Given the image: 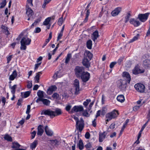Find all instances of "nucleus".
Listing matches in <instances>:
<instances>
[{
	"mask_svg": "<svg viewBox=\"0 0 150 150\" xmlns=\"http://www.w3.org/2000/svg\"><path fill=\"white\" fill-rule=\"evenodd\" d=\"M61 110L59 108H57L55 111H53L50 110H43L41 113V115H48L50 117H55L61 114Z\"/></svg>",
	"mask_w": 150,
	"mask_h": 150,
	"instance_id": "obj_1",
	"label": "nucleus"
},
{
	"mask_svg": "<svg viewBox=\"0 0 150 150\" xmlns=\"http://www.w3.org/2000/svg\"><path fill=\"white\" fill-rule=\"evenodd\" d=\"M73 118L76 121V126L77 128L80 132H81L84 127V121L82 118H80L79 120L78 117L74 115Z\"/></svg>",
	"mask_w": 150,
	"mask_h": 150,
	"instance_id": "obj_2",
	"label": "nucleus"
},
{
	"mask_svg": "<svg viewBox=\"0 0 150 150\" xmlns=\"http://www.w3.org/2000/svg\"><path fill=\"white\" fill-rule=\"evenodd\" d=\"M31 40L28 37H25L22 38L21 41V50H25L26 48V45H29L31 42Z\"/></svg>",
	"mask_w": 150,
	"mask_h": 150,
	"instance_id": "obj_3",
	"label": "nucleus"
},
{
	"mask_svg": "<svg viewBox=\"0 0 150 150\" xmlns=\"http://www.w3.org/2000/svg\"><path fill=\"white\" fill-rule=\"evenodd\" d=\"M119 113L117 111L114 110L111 112L107 113L106 115V121L107 122L111 120L112 119H115L118 115Z\"/></svg>",
	"mask_w": 150,
	"mask_h": 150,
	"instance_id": "obj_4",
	"label": "nucleus"
},
{
	"mask_svg": "<svg viewBox=\"0 0 150 150\" xmlns=\"http://www.w3.org/2000/svg\"><path fill=\"white\" fill-rule=\"evenodd\" d=\"M134 87L135 89L140 93H143L145 90V86L142 83H137L135 85Z\"/></svg>",
	"mask_w": 150,
	"mask_h": 150,
	"instance_id": "obj_5",
	"label": "nucleus"
},
{
	"mask_svg": "<svg viewBox=\"0 0 150 150\" xmlns=\"http://www.w3.org/2000/svg\"><path fill=\"white\" fill-rule=\"evenodd\" d=\"M144 72V69L138 65L136 66L132 70L133 74L135 75L143 73Z\"/></svg>",
	"mask_w": 150,
	"mask_h": 150,
	"instance_id": "obj_6",
	"label": "nucleus"
},
{
	"mask_svg": "<svg viewBox=\"0 0 150 150\" xmlns=\"http://www.w3.org/2000/svg\"><path fill=\"white\" fill-rule=\"evenodd\" d=\"M74 85L75 90V94L77 95L79 93L80 91L79 83L78 79H76L74 81Z\"/></svg>",
	"mask_w": 150,
	"mask_h": 150,
	"instance_id": "obj_7",
	"label": "nucleus"
},
{
	"mask_svg": "<svg viewBox=\"0 0 150 150\" xmlns=\"http://www.w3.org/2000/svg\"><path fill=\"white\" fill-rule=\"evenodd\" d=\"M90 76V74L88 72H83L82 73L81 77L83 81L86 82L89 80Z\"/></svg>",
	"mask_w": 150,
	"mask_h": 150,
	"instance_id": "obj_8",
	"label": "nucleus"
},
{
	"mask_svg": "<svg viewBox=\"0 0 150 150\" xmlns=\"http://www.w3.org/2000/svg\"><path fill=\"white\" fill-rule=\"evenodd\" d=\"M128 83L125 80H121L118 83V86L122 90H125L127 86Z\"/></svg>",
	"mask_w": 150,
	"mask_h": 150,
	"instance_id": "obj_9",
	"label": "nucleus"
},
{
	"mask_svg": "<svg viewBox=\"0 0 150 150\" xmlns=\"http://www.w3.org/2000/svg\"><path fill=\"white\" fill-rule=\"evenodd\" d=\"M83 110V108L82 106L81 105L74 106L72 109L70 111L71 113L75 112H80L82 111Z\"/></svg>",
	"mask_w": 150,
	"mask_h": 150,
	"instance_id": "obj_10",
	"label": "nucleus"
},
{
	"mask_svg": "<svg viewBox=\"0 0 150 150\" xmlns=\"http://www.w3.org/2000/svg\"><path fill=\"white\" fill-rule=\"evenodd\" d=\"M149 14V13H148L140 14L139 15L138 17L141 21L144 22L147 20Z\"/></svg>",
	"mask_w": 150,
	"mask_h": 150,
	"instance_id": "obj_11",
	"label": "nucleus"
},
{
	"mask_svg": "<svg viewBox=\"0 0 150 150\" xmlns=\"http://www.w3.org/2000/svg\"><path fill=\"white\" fill-rule=\"evenodd\" d=\"M129 23L135 27H138L140 25V22L137 18H131L129 21Z\"/></svg>",
	"mask_w": 150,
	"mask_h": 150,
	"instance_id": "obj_12",
	"label": "nucleus"
},
{
	"mask_svg": "<svg viewBox=\"0 0 150 150\" xmlns=\"http://www.w3.org/2000/svg\"><path fill=\"white\" fill-rule=\"evenodd\" d=\"M31 7H26V13L28 17H29L28 19V20L29 21L30 19V17H31L34 14L33 11L31 8Z\"/></svg>",
	"mask_w": 150,
	"mask_h": 150,
	"instance_id": "obj_13",
	"label": "nucleus"
},
{
	"mask_svg": "<svg viewBox=\"0 0 150 150\" xmlns=\"http://www.w3.org/2000/svg\"><path fill=\"white\" fill-rule=\"evenodd\" d=\"M123 76L125 79L124 80L128 83H129L131 80V77L129 73L127 72H124L123 74Z\"/></svg>",
	"mask_w": 150,
	"mask_h": 150,
	"instance_id": "obj_14",
	"label": "nucleus"
},
{
	"mask_svg": "<svg viewBox=\"0 0 150 150\" xmlns=\"http://www.w3.org/2000/svg\"><path fill=\"white\" fill-rule=\"evenodd\" d=\"M83 68L79 67H76L75 69V74L77 77L80 76L82 74Z\"/></svg>",
	"mask_w": 150,
	"mask_h": 150,
	"instance_id": "obj_15",
	"label": "nucleus"
},
{
	"mask_svg": "<svg viewBox=\"0 0 150 150\" xmlns=\"http://www.w3.org/2000/svg\"><path fill=\"white\" fill-rule=\"evenodd\" d=\"M143 65L146 68L150 69V59H147L144 60Z\"/></svg>",
	"mask_w": 150,
	"mask_h": 150,
	"instance_id": "obj_16",
	"label": "nucleus"
},
{
	"mask_svg": "<svg viewBox=\"0 0 150 150\" xmlns=\"http://www.w3.org/2000/svg\"><path fill=\"white\" fill-rule=\"evenodd\" d=\"M121 10V8L120 7H117L115 8L111 12V14L113 16L117 15Z\"/></svg>",
	"mask_w": 150,
	"mask_h": 150,
	"instance_id": "obj_17",
	"label": "nucleus"
},
{
	"mask_svg": "<svg viewBox=\"0 0 150 150\" xmlns=\"http://www.w3.org/2000/svg\"><path fill=\"white\" fill-rule=\"evenodd\" d=\"M57 89V87L55 86H52L50 87L47 90V93L49 95H51L52 92Z\"/></svg>",
	"mask_w": 150,
	"mask_h": 150,
	"instance_id": "obj_18",
	"label": "nucleus"
},
{
	"mask_svg": "<svg viewBox=\"0 0 150 150\" xmlns=\"http://www.w3.org/2000/svg\"><path fill=\"white\" fill-rule=\"evenodd\" d=\"M37 95L39 98L37 99L36 101L38 103L40 101V99H42L44 97V92L40 90H39L37 92Z\"/></svg>",
	"mask_w": 150,
	"mask_h": 150,
	"instance_id": "obj_19",
	"label": "nucleus"
},
{
	"mask_svg": "<svg viewBox=\"0 0 150 150\" xmlns=\"http://www.w3.org/2000/svg\"><path fill=\"white\" fill-rule=\"evenodd\" d=\"M90 6V4H89L86 7V18L84 20L83 23H85L88 20V17L90 14V10L89 9H88L89 7Z\"/></svg>",
	"mask_w": 150,
	"mask_h": 150,
	"instance_id": "obj_20",
	"label": "nucleus"
},
{
	"mask_svg": "<svg viewBox=\"0 0 150 150\" xmlns=\"http://www.w3.org/2000/svg\"><path fill=\"white\" fill-rule=\"evenodd\" d=\"M18 74L16 70L13 71L12 74L9 77V79L10 81H13L16 77Z\"/></svg>",
	"mask_w": 150,
	"mask_h": 150,
	"instance_id": "obj_21",
	"label": "nucleus"
},
{
	"mask_svg": "<svg viewBox=\"0 0 150 150\" xmlns=\"http://www.w3.org/2000/svg\"><path fill=\"white\" fill-rule=\"evenodd\" d=\"M45 130L46 134L49 136H51L53 134V132L52 130L49 128L47 126H46Z\"/></svg>",
	"mask_w": 150,
	"mask_h": 150,
	"instance_id": "obj_22",
	"label": "nucleus"
},
{
	"mask_svg": "<svg viewBox=\"0 0 150 150\" xmlns=\"http://www.w3.org/2000/svg\"><path fill=\"white\" fill-rule=\"evenodd\" d=\"M90 60L84 58L83 61V64L87 68H88L90 66V64L89 63Z\"/></svg>",
	"mask_w": 150,
	"mask_h": 150,
	"instance_id": "obj_23",
	"label": "nucleus"
},
{
	"mask_svg": "<svg viewBox=\"0 0 150 150\" xmlns=\"http://www.w3.org/2000/svg\"><path fill=\"white\" fill-rule=\"evenodd\" d=\"M106 134L105 132L103 133H100L99 134V140L100 142H102L105 139Z\"/></svg>",
	"mask_w": 150,
	"mask_h": 150,
	"instance_id": "obj_24",
	"label": "nucleus"
},
{
	"mask_svg": "<svg viewBox=\"0 0 150 150\" xmlns=\"http://www.w3.org/2000/svg\"><path fill=\"white\" fill-rule=\"evenodd\" d=\"M84 58L87 59L88 60H90L92 57V54L89 51L86 52L84 53Z\"/></svg>",
	"mask_w": 150,
	"mask_h": 150,
	"instance_id": "obj_25",
	"label": "nucleus"
},
{
	"mask_svg": "<svg viewBox=\"0 0 150 150\" xmlns=\"http://www.w3.org/2000/svg\"><path fill=\"white\" fill-rule=\"evenodd\" d=\"M38 129L37 134L41 136L44 132L43 127L41 125H39L38 127Z\"/></svg>",
	"mask_w": 150,
	"mask_h": 150,
	"instance_id": "obj_26",
	"label": "nucleus"
},
{
	"mask_svg": "<svg viewBox=\"0 0 150 150\" xmlns=\"http://www.w3.org/2000/svg\"><path fill=\"white\" fill-rule=\"evenodd\" d=\"M98 36V32L97 30H96L93 33L92 39L93 40L95 41V40L97 39Z\"/></svg>",
	"mask_w": 150,
	"mask_h": 150,
	"instance_id": "obj_27",
	"label": "nucleus"
},
{
	"mask_svg": "<svg viewBox=\"0 0 150 150\" xmlns=\"http://www.w3.org/2000/svg\"><path fill=\"white\" fill-rule=\"evenodd\" d=\"M40 101H42L44 105L46 106H49L50 105V101L49 100L43 98L42 99H40Z\"/></svg>",
	"mask_w": 150,
	"mask_h": 150,
	"instance_id": "obj_28",
	"label": "nucleus"
},
{
	"mask_svg": "<svg viewBox=\"0 0 150 150\" xmlns=\"http://www.w3.org/2000/svg\"><path fill=\"white\" fill-rule=\"evenodd\" d=\"M42 74V71L39 72L38 73L36 74V76L34 78L35 81V83H38L39 82V78Z\"/></svg>",
	"mask_w": 150,
	"mask_h": 150,
	"instance_id": "obj_29",
	"label": "nucleus"
},
{
	"mask_svg": "<svg viewBox=\"0 0 150 150\" xmlns=\"http://www.w3.org/2000/svg\"><path fill=\"white\" fill-rule=\"evenodd\" d=\"M117 99L118 101L121 103L123 102L125 100L124 97L122 95H119L118 96L117 98Z\"/></svg>",
	"mask_w": 150,
	"mask_h": 150,
	"instance_id": "obj_30",
	"label": "nucleus"
},
{
	"mask_svg": "<svg viewBox=\"0 0 150 150\" xmlns=\"http://www.w3.org/2000/svg\"><path fill=\"white\" fill-rule=\"evenodd\" d=\"M17 86L16 84L14 85L13 86H11V85H10L9 88L11 90V92L12 94H15Z\"/></svg>",
	"mask_w": 150,
	"mask_h": 150,
	"instance_id": "obj_31",
	"label": "nucleus"
},
{
	"mask_svg": "<svg viewBox=\"0 0 150 150\" xmlns=\"http://www.w3.org/2000/svg\"><path fill=\"white\" fill-rule=\"evenodd\" d=\"M92 42L91 40H88L86 42V46L89 49H91L92 47Z\"/></svg>",
	"mask_w": 150,
	"mask_h": 150,
	"instance_id": "obj_32",
	"label": "nucleus"
},
{
	"mask_svg": "<svg viewBox=\"0 0 150 150\" xmlns=\"http://www.w3.org/2000/svg\"><path fill=\"white\" fill-rule=\"evenodd\" d=\"M131 16V14L130 12H128L127 13L125 17L124 22L125 23H127L129 21V18Z\"/></svg>",
	"mask_w": 150,
	"mask_h": 150,
	"instance_id": "obj_33",
	"label": "nucleus"
},
{
	"mask_svg": "<svg viewBox=\"0 0 150 150\" xmlns=\"http://www.w3.org/2000/svg\"><path fill=\"white\" fill-rule=\"evenodd\" d=\"M62 76V75H61L60 71H57L54 74L53 76V77L54 79H56L57 78L60 77Z\"/></svg>",
	"mask_w": 150,
	"mask_h": 150,
	"instance_id": "obj_34",
	"label": "nucleus"
},
{
	"mask_svg": "<svg viewBox=\"0 0 150 150\" xmlns=\"http://www.w3.org/2000/svg\"><path fill=\"white\" fill-rule=\"evenodd\" d=\"M78 146L80 150H82L83 148V146L82 141L80 139L79 140L78 144Z\"/></svg>",
	"mask_w": 150,
	"mask_h": 150,
	"instance_id": "obj_35",
	"label": "nucleus"
},
{
	"mask_svg": "<svg viewBox=\"0 0 150 150\" xmlns=\"http://www.w3.org/2000/svg\"><path fill=\"white\" fill-rule=\"evenodd\" d=\"M139 34H137L136 36H134L133 38H132V39H131L129 41V43H131L132 42L137 40L138 39V38H139Z\"/></svg>",
	"mask_w": 150,
	"mask_h": 150,
	"instance_id": "obj_36",
	"label": "nucleus"
},
{
	"mask_svg": "<svg viewBox=\"0 0 150 150\" xmlns=\"http://www.w3.org/2000/svg\"><path fill=\"white\" fill-rule=\"evenodd\" d=\"M38 144V141L37 140H35L30 145V148L32 149H35Z\"/></svg>",
	"mask_w": 150,
	"mask_h": 150,
	"instance_id": "obj_37",
	"label": "nucleus"
},
{
	"mask_svg": "<svg viewBox=\"0 0 150 150\" xmlns=\"http://www.w3.org/2000/svg\"><path fill=\"white\" fill-rule=\"evenodd\" d=\"M20 145L17 142H14L13 143L12 147L13 148L18 149L20 147Z\"/></svg>",
	"mask_w": 150,
	"mask_h": 150,
	"instance_id": "obj_38",
	"label": "nucleus"
},
{
	"mask_svg": "<svg viewBox=\"0 0 150 150\" xmlns=\"http://www.w3.org/2000/svg\"><path fill=\"white\" fill-rule=\"evenodd\" d=\"M51 19V18L50 17H48L47 18L44 22L43 24L46 25L49 24Z\"/></svg>",
	"mask_w": 150,
	"mask_h": 150,
	"instance_id": "obj_39",
	"label": "nucleus"
},
{
	"mask_svg": "<svg viewBox=\"0 0 150 150\" xmlns=\"http://www.w3.org/2000/svg\"><path fill=\"white\" fill-rule=\"evenodd\" d=\"M1 28L2 29L4 30V32L6 35L9 34V32L8 31V28L4 25H2L1 26Z\"/></svg>",
	"mask_w": 150,
	"mask_h": 150,
	"instance_id": "obj_40",
	"label": "nucleus"
},
{
	"mask_svg": "<svg viewBox=\"0 0 150 150\" xmlns=\"http://www.w3.org/2000/svg\"><path fill=\"white\" fill-rule=\"evenodd\" d=\"M71 57V54L70 53H69L67 54V56L66 58L65 61V63L66 64L68 63L69 62L70 59Z\"/></svg>",
	"mask_w": 150,
	"mask_h": 150,
	"instance_id": "obj_41",
	"label": "nucleus"
},
{
	"mask_svg": "<svg viewBox=\"0 0 150 150\" xmlns=\"http://www.w3.org/2000/svg\"><path fill=\"white\" fill-rule=\"evenodd\" d=\"M91 101V100L90 99H87L84 102L83 104L85 108H87V105Z\"/></svg>",
	"mask_w": 150,
	"mask_h": 150,
	"instance_id": "obj_42",
	"label": "nucleus"
},
{
	"mask_svg": "<svg viewBox=\"0 0 150 150\" xmlns=\"http://www.w3.org/2000/svg\"><path fill=\"white\" fill-rule=\"evenodd\" d=\"M4 138L5 140H6L10 142L12 141V139L11 137L8 134L5 135Z\"/></svg>",
	"mask_w": 150,
	"mask_h": 150,
	"instance_id": "obj_43",
	"label": "nucleus"
},
{
	"mask_svg": "<svg viewBox=\"0 0 150 150\" xmlns=\"http://www.w3.org/2000/svg\"><path fill=\"white\" fill-rule=\"evenodd\" d=\"M33 0H27L26 7H32L33 6Z\"/></svg>",
	"mask_w": 150,
	"mask_h": 150,
	"instance_id": "obj_44",
	"label": "nucleus"
},
{
	"mask_svg": "<svg viewBox=\"0 0 150 150\" xmlns=\"http://www.w3.org/2000/svg\"><path fill=\"white\" fill-rule=\"evenodd\" d=\"M51 1V0H44V3L42 6V8H44L45 7L46 5L48 4Z\"/></svg>",
	"mask_w": 150,
	"mask_h": 150,
	"instance_id": "obj_45",
	"label": "nucleus"
},
{
	"mask_svg": "<svg viewBox=\"0 0 150 150\" xmlns=\"http://www.w3.org/2000/svg\"><path fill=\"white\" fill-rule=\"evenodd\" d=\"M6 0H3L2 1V2L0 4L1 6L0 8H4L6 5Z\"/></svg>",
	"mask_w": 150,
	"mask_h": 150,
	"instance_id": "obj_46",
	"label": "nucleus"
},
{
	"mask_svg": "<svg viewBox=\"0 0 150 150\" xmlns=\"http://www.w3.org/2000/svg\"><path fill=\"white\" fill-rule=\"evenodd\" d=\"M82 115L85 117H88L89 116V114L88 113L86 110L82 111Z\"/></svg>",
	"mask_w": 150,
	"mask_h": 150,
	"instance_id": "obj_47",
	"label": "nucleus"
},
{
	"mask_svg": "<svg viewBox=\"0 0 150 150\" xmlns=\"http://www.w3.org/2000/svg\"><path fill=\"white\" fill-rule=\"evenodd\" d=\"M50 141L53 144L55 145H58L59 144V141L57 140H50Z\"/></svg>",
	"mask_w": 150,
	"mask_h": 150,
	"instance_id": "obj_48",
	"label": "nucleus"
},
{
	"mask_svg": "<svg viewBox=\"0 0 150 150\" xmlns=\"http://www.w3.org/2000/svg\"><path fill=\"white\" fill-rule=\"evenodd\" d=\"M30 92L29 91H27L25 92L24 93L23 96L24 97L26 98L28 97L30 95Z\"/></svg>",
	"mask_w": 150,
	"mask_h": 150,
	"instance_id": "obj_49",
	"label": "nucleus"
},
{
	"mask_svg": "<svg viewBox=\"0 0 150 150\" xmlns=\"http://www.w3.org/2000/svg\"><path fill=\"white\" fill-rule=\"evenodd\" d=\"M63 22V18L62 17L59 18L58 22V23L59 25L61 26L62 25Z\"/></svg>",
	"mask_w": 150,
	"mask_h": 150,
	"instance_id": "obj_50",
	"label": "nucleus"
},
{
	"mask_svg": "<svg viewBox=\"0 0 150 150\" xmlns=\"http://www.w3.org/2000/svg\"><path fill=\"white\" fill-rule=\"evenodd\" d=\"M27 87L29 88H31L32 86V82L30 81H28L27 82Z\"/></svg>",
	"mask_w": 150,
	"mask_h": 150,
	"instance_id": "obj_51",
	"label": "nucleus"
},
{
	"mask_svg": "<svg viewBox=\"0 0 150 150\" xmlns=\"http://www.w3.org/2000/svg\"><path fill=\"white\" fill-rule=\"evenodd\" d=\"M59 96V95L57 93H54L52 96V97L56 99H58Z\"/></svg>",
	"mask_w": 150,
	"mask_h": 150,
	"instance_id": "obj_52",
	"label": "nucleus"
},
{
	"mask_svg": "<svg viewBox=\"0 0 150 150\" xmlns=\"http://www.w3.org/2000/svg\"><path fill=\"white\" fill-rule=\"evenodd\" d=\"M92 144L90 143H88L85 145V147L87 149H90L92 147Z\"/></svg>",
	"mask_w": 150,
	"mask_h": 150,
	"instance_id": "obj_53",
	"label": "nucleus"
},
{
	"mask_svg": "<svg viewBox=\"0 0 150 150\" xmlns=\"http://www.w3.org/2000/svg\"><path fill=\"white\" fill-rule=\"evenodd\" d=\"M30 105H28L27 106V110L26 111V113L27 114H29L30 111Z\"/></svg>",
	"mask_w": 150,
	"mask_h": 150,
	"instance_id": "obj_54",
	"label": "nucleus"
},
{
	"mask_svg": "<svg viewBox=\"0 0 150 150\" xmlns=\"http://www.w3.org/2000/svg\"><path fill=\"white\" fill-rule=\"evenodd\" d=\"M63 33L61 32H60V33L58 34V35L57 38V41L59 40L61 38L63 35Z\"/></svg>",
	"mask_w": 150,
	"mask_h": 150,
	"instance_id": "obj_55",
	"label": "nucleus"
},
{
	"mask_svg": "<svg viewBox=\"0 0 150 150\" xmlns=\"http://www.w3.org/2000/svg\"><path fill=\"white\" fill-rule=\"evenodd\" d=\"M71 108V106L70 105H68L66 106L65 107V109L67 111H69Z\"/></svg>",
	"mask_w": 150,
	"mask_h": 150,
	"instance_id": "obj_56",
	"label": "nucleus"
},
{
	"mask_svg": "<svg viewBox=\"0 0 150 150\" xmlns=\"http://www.w3.org/2000/svg\"><path fill=\"white\" fill-rule=\"evenodd\" d=\"M141 105H136L133 108V109L134 111H137Z\"/></svg>",
	"mask_w": 150,
	"mask_h": 150,
	"instance_id": "obj_57",
	"label": "nucleus"
},
{
	"mask_svg": "<svg viewBox=\"0 0 150 150\" xmlns=\"http://www.w3.org/2000/svg\"><path fill=\"white\" fill-rule=\"evenodd\" d=\"M41 31V29L40 28L37 27L36 28L34 31V32L36 33H39Z\"/></svg>",
	"mask_w": 150,
	"mask_h": 150,
	"instance_id": "obj_58",
	"label": "nucleus"
},
{
	"mask_svg": "<svg viewBox=\"0 0 150 150\" xmlns=\"http://www.w3.org/2000/svg\"><path fill=\"white\" fill-rule=\"evenodd\" d=\"M116 64V62H111L110 65V67L111 68H112Z\"/></svg>",
	"mask_w": 150,
	"mask_h": 150,
	"instance_id": "obj_59",
	"label": "nucleus"
},
{
	"mask_svg": "<svg viewBox=\"0 0 150 150\" xmlns=\"http://www.w3.org/2000/svg\"><path fill=\"white\" fill-rule=\"evenodd\" d=\"M127 125V123H125V124H124L123 125V126L121 128V130L120 131V133H122L123 131L124 130V129L125 128L126 126Z\"/></svg>",
	"mask_w": 150,
	"mask_h": 150,
	"instance_id": "obj_60",
	"label": "nucleus"
},
{
	"mask_svg": "<svg viewBox=\"0 0 150 150\" xmlns=\"http://www.w3.org/2000/svg\"><path fill=\"white\" fill-rule=\"evenodd\" d=\"M137 103L138 105H141V106L144 103V102H143L142 103V101L139 100L137 102Z\"/></svg>",
	"mask_w": 150,
	"mask_h": 150,
	"instance_id": "obj_61",
	"label": "nucleus"
},
{
	"mask_svg": "<svg viewBox=\"0 0 150 150\" xmlns=\"http://www.w3.org/2000/svg\"><path fill=\"white\" fill-rule=\"evenodd\" d=\"M85 137L87 139H88L90 137V134L88 132H87L85 134Z\"/></svg>",
	"mask_w": 150,
	"mask_h": 150,
	"instance_id": "obj_62",
	"label": "nucleus"
},
{
	"mask_svg": "<svg viewBox=\"0 0 150 150\" xmlns=\"http://www.w3.org/2000/svg\"><path fill=\"white\" fill-rule=\"evenodd\" d=\"M123 57H120V58L118 60L117 63L119 64H120L121 62L123 61Z\"/></svg>",
	"mask_w": 150,
	"mask_h": 150,
	"instance_id": "obj_63",
	"label": "nucleus"
},
{
	"mask_svg": "<svg viewBox=\"0 0 150 150\" xmlns=\"http://www.w3.org/2000/svg\"><path fill=\"white\" fill-rule=\"evenodd\" d=\"M150 35V26H149V29L146 33V37Z\"/></svg>",
	"mask_w": 150,
	"mask_h": 150,
	"instance_id": "obj_64",
	"label": "nucleus"
}]
</instances>
